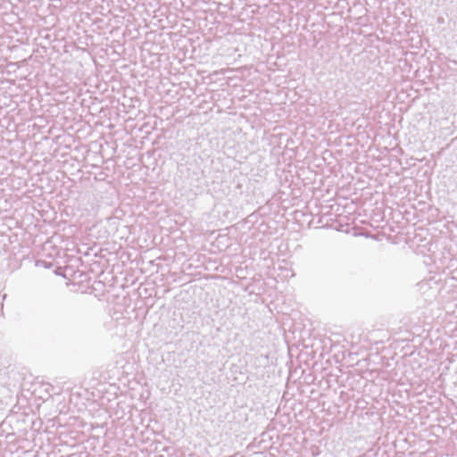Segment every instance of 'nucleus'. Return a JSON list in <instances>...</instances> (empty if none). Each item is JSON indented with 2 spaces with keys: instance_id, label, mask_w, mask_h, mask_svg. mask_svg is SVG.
<instances>
[{
  "instance_id": "nucleus-1",
  "label": "nucleus",
  "mask_w": 457,
  "mask_h": 457,
  "mask_svg": "<svg viewBox=\"0 0 457 457\" xmlns=\"http://www.w3.org/2000/svg\"><path fill=\"white\" fill-rule=\"evenodd\" d=\"M286 270V277L293 278L295 276L294 271L291 269H285Z\"/></svg>"
},
{
  "instance_id": "nucleus-2",
  "label": "nucleus",
  "mask_w": 457,
  "mask_h": 457,
  "mask_svg": "<svg viewBox=\"0 0 457 457\" xmlns=\"http://www.w3.org/2000/svg\"><path fill=\"white\" fill-rule=\"evenodd\" d=\"M318 453H318V448H317V447H316V449H315V450H314L313 448L312 449V454L313 456L318 455Z\"/></svg>"
}]
</instances>
